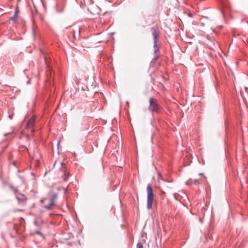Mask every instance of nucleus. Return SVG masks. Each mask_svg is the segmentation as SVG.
<instances>
[{"mask_svg": "<svg viewBox=\"0 0 248 248\" xmlns=\"http://www.w3.org/2000/svg\"><path fill=\"white\" fill-rule=\"evenodd\" d=\"M126 104H127V106L128 107L129 106V103H128V102H126Z\"/></svg>", "mask_w": 248, "mask_h": 248, "instance_id": "nucleus-12", "label": "nucleus"}, {"mask_svg": "<svg viewBox=\"0 0 248 248\" xmlns=\"http://www.w3.org/2000/svg\"><path fill=\"white\" fill-rule=\"evenodd\" d=\"M57 194L50 193L46 198L41 199L40 202L42 204H45V202L47 201L48 204L44 205V207L47 210H50L55 205V202Z\"/></svg>", "mask_w": 248, "mask_h": 248, "instance_id": "nucleus-1", "label": "nucleus"}, {"mask_svg": "<svg viewBox=\"0 0 248 248\" xmlns=\"http://www.w3.org/2000/svg\"><path fill=\"white\" fill-rule=\"evenodd\" d=\"M35 123V118L34 117H32L28 121L27 125H26V128H29L31 127H32L34 124Z\"/></svg>", "mask_w": 248, "mask_h": 248, "instance_id": "nucleus-6", "label": "nucleus"}, {"mask_svg": "<svg viewBox=\"0 0 248 248\" xmlns=\"http://www.w3.org/2000/svg\"><path fill=\"white\" fill-rule=\"evenodd\" d=\"M206 179V178L204 176H203L202 177V179H200L199 180L189 179L186 182V184L188 186H191L194 184H200V182L203 180V179Z\"/></svg>", "mask_w": 248, "mask_h": 248, "instance_id": "nucleus-4", "label": "nucleus"}, {"mask_svg": "<svg viewBox=\"0 0 248 248\" xmlns=\"http://www.w3.org/2000/svg\"><path fill=\"white\" fill-rule=\"evenodd\" d=\"M34 233H36V234H39V235H42V233L39 232H38V231H36L34 232Z\"/></svg>", "mask_w": 248, "mask_h": 248, "instance_id": "nucleus-11", "label": "nucleus"}, {"mask_svg": "<svg viewBox=\"0 0 248 248\" xmlns=\"http://www.w3.org/2000/svg\"><path fill=\"white\" fill-rule=\"evenodd\" d=\"M152 35L154 37V42H158V32L154 28L152 29Z\"/></svg>", "mask_w": 248, "mask_h": 248, "instance_id": "nucleus-5", "label": "nucleus"}, {"mask_svg": "<svg viewBox=\"0 0 248 248\" xmlns=\"http://www.w3.org/2000/svg\"><path fill=\"white\" fill-rule=\"evenodd\" d=\"M19 211H22V210H18Z\"/></svg>", "mask_w": 248, "mask_h": 248, "instance_id": "nucleus-14", "label": "nucleus"}, {"mask_svg": "<svg viewBox=\"0 0 248 248\" xmlns=\"http://www.w3.org/2000/svg\"><path fill=\"white\" fill-rule=\"evenodd\" d=\"M149 109L152 111L158 112L159 109V106L156 102V100L154 98H150L149 100Z\"/></svg>", "mask_w": 248, "mask_h": 248, "instance_id": "nucleus-3", "label": "nucleus"}, {"mask_svg": "<svg viewBox=\"0 0 248 248\" xmlns=\"http://www.w3.org/2000/svg\"><path fill=\"white\" fill-rule=\"evenodd\" d=\"M147 207L148 209H150L152 207L153 202L154 194L153 193V190L151 185H148L147 187Z\"/></svg>", "mask_w": 248, "mask_h": 248, "instance_id": "nucleus-2", "label": "nucleus"}, {"mask_svg": "<svg viewBox=\"0 0 248 248\" xmlns=\"http://www.w3.org/2000/svg\"><path fill=\"white\" fill-rule=\"evenodd\" d=\"M17 14L16 13L15 15L12 17H11L10 19L15 20L17 18Z\"/></svg>", "mask_w": 248, "mask_h": 248, "instance_id": "nucleus-9", "label": "nucleus"}, {"mask_svg": "<svg viewBox=\"0 0 248 248\" xmlns=\"http://www.w3.org/2000/svg\"><path fill=\"white\" fill-rule=\"evenodd\" d=\"M32 161H35L36 162V163L38 162L39 161V159L38 157H37L35 155H33L32 157Z\"/></svg>", "mask_w": 248, "mask_h": 248, "instance_id": "nucleus-8", "label": "nucleus"}, {"mask_svg": "<svg viewBox=\"0 0 248 248\" xmlns=\"http://www.w3.org/2000/svg\"><path fill=\"white\" fill-rule=\"evenodd\" d=\"M154 52L156 53L159 51V46L158 45V42H154Z\"/></svg>", "mask_w": 248, "mask_h": 248, "instance_id": "nucleus-7", "label": "nucleus"}, {"mask_svg": "<svg viewBox=\"0 0 248 248\" xmlns=\"http://www.w3.org/2000/svg\"><path fill=\"white\" fill-rule=\"evenodd\" d=\"M136 248H143L142 245L140 243H138L137 245Z\"/></svg>", "mask_w": 248, "mask_h": 248, "instance_id": "nucleus-10", "label": "nucleus"}, {"mask_svg": "<svg viewBox=\"0 0 248 248\" xmlns=\"http://www.w3.org/2000/svg\"><path fill=\"white\" fill-rule=\"evenodd\" d=\"M17 200H18V201H19V198H18V197H17Z\"/></svg>", "mask_w": 248, "mask_h": 248, "instance_id": "nucleus-13", "label": "nucleus"}]
</instances>
